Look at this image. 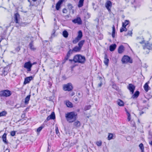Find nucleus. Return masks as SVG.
Listing matches in <instances>:
<instances>
[{
    "instance_id": "obj_1",
    "label": "nucleus",
    "mask_w": 152,
    "mask_h": 152,
    "mask_svg": "<svg viewBox=\"0 0 152 152\" xmlns=\"http://www.w3.org/2000/svg\"><path fill=\"white\" fill-rule=\"evenodd\" d=\"M76 116L74 112L68 113L65 114L66 120L69 123H72L76 120Z\"/></svg>"
},
{
    "instance_id": "obj_2",
    "label": "nucleus",
    "mask_w": 152,
    "mask_h": 152,
    "mask_svg": "<svg viewBox=\"0 0 152 152\" xmlns=\"http://www.w3.org/2000/svg\"><path fill=\"white\" fill-rule=\"evenodd\" d=\"M86 60L85 58L80 55H77L74 57V61L75 63H83Z\"/></svg>"
},
{
    "instance_id": "obj_3",
    "label": "nucleus",
    "mask_w": 152,
    "mask_h": 152,
    "mask_svg": "<svg viewBox=\"0 0 152 152\" xmlns=\"http://www.w3.org/2000/svg\"><path fill=\"white\" fill-rule=\"evenodd\" d=\"M12 94L11 91L6 89L0 91V97H8L10 96Z\"/></svg>"
},
{
    "instance_id": "obj_4",
    "label": "nucleus",
    "mask_w": 152,
    "mask_h": 152,
    "mask_svg": "<svg viewBox=\"0 0 152 152\" xmlns=\"http://www.w3.org/2000/svg\"><path fill=\"white\" fill-rule=\"evenodd\" d=\"M78 33V34L77 37H76L72 41V42L73 44H76L81 39L83 36L82 32L81 31H79Z\"/></svg>"
},
{
    "instance_id": "obj_5",
    "label": "nucleus",
    "mask_w": 152,
    "mask_h": 152,
    "mask_svg": "<svg viewBox=\"0 0 152 152\" xmlns=\"http://www.w3.org/2000/svg\"><path fill=\"white\" fill-rule=\"evenodd\" d=\"M122 61L123 63L125 64L127 63H132V60L128 56H124L122 59Z\"/></svg>"
},
{
    "instance_id": "obj_6",
    "label": "nucleus",
    "mask_w": 152,
    "mask_h": 152,
    "mask_svg": "<svg viewBox=\"0 0 152 152\" xmlns=\"http://www.w3.org/2000/svg\"><path fill=\"white\" fill-rule=\"evenodd\" d=\"M32 67L31 63L30 61L26 62L24 65V67L27 69V72L31 71Z\"/></svg>"
},
{
    "instance_id": "obj_7",
    "label": "nucleus",
    "mask_w": 152,
    "mask_h": 152,
    "mask_svg": "<svg viewBox=\"0 0 152 152\" xmlns=\"http://www.w3.org/2000/svg\"><path fill=\"white\" fill-rule=\"evenodd\" d=\"M73 88L72 84L71 83H69L63 86V90L65 91H70Z\"/></svg>"
},
{
    "instance_id": "obj_8",
    "label": "nucleus",
    "mask_w": 152,
    "mask_h": 152,
    "mask_svg": "<svg viewBox=\"0 0 152 152\" xmlns=\"http://www.w3.org/2000/svg\"><path fill=\"white\" fill-rule=\"evenodd\" d=\"M73 53V52L72 51V50L71 49H69V51L66 54V56L65 57L63 61V63L64 64L65 63L66 61L68 60L71 56V55H72Z\"/></svg>"
},
{
    "instance_id": "obj_9",
    "label": "nucleus",
    "mask_w": 152,
    "mask_h": 152,
    "mask_svg": "<svg viewBox=\"0 0 152 152\" xmlns=\"http://www.w3.org/2000/svg\"><path fill=\"white\" fill-rule=\"evenodd\" d=\"M10 69V67L9 66H7L5 67L2 71V75L5 76L7 75L9 72Z\"/></svg>"
},
{
    "instance_id": "obj_10",
    "label": "nucleus",
    "mask_w": 152,
    "mask_h": 152,
    "mask_svg": "<svg viewBox=\"0 0 152 152\" xmlns=\"http://www.w3.org/2000/svg\"><path fill=\"white\" fill-rule=\"evenodd\" d=\"M14 21L16 23H19V21L20 18V15L18 13H16L14 15Z\"/></svg>"
},
{
    "instance_id": "obj_11",
    "label": "nucleus",
    "mask_w": 152,
    "mask_h": 152,
    "mask_svg": "<svg viewBox=\"0 0 152 152\" xmlns=\"http://www.w3.org/2000/svg\"><path fill=\"white\" fill-rule=\"evenodd\" d=\"M72 21L75 23H77L79 25H81L82 24V20L79 17L72 20Z\"/></svg>"
},
{
    "instance_id": "obj_12",
    "label": "nucleus",
    "mask_w": 152,
    "mask_h": 152,
    "mask_svg": "<svg viewBox=\"0 0 152 152\" xmlns=\"http://www.w3.org/2000/svg\"><path fill=\"white\" fill-rule=\"evenodd\" d=\"M105 7L108 11H110V8L112 6V3L110 1H107L105 4Z\"/></svg>"
},
{
    "instance_id": "obj_13",
    "label": "nucleus",
    "mask_w": 152,
    "mask_h": 152,
    "mask_svg": "<svg viewBox=\"0 0 152 152\" xmlns=\"http://www.w3.org/2000/svg\"><path fill=\"white\" fill-rule=\"evenodd\" d=\"M135 88V86L132 84H129V85L128 89L130 90L132 94L134 93V91Z\"/></svg>"
},
{
    "instance_id": "obj_14",
    "label": "nucleus",
    "mask_w": 152,
    "mask_h": 152,
    "mask_svg": "<svg viewBox=\"0 0 152 152\" xmlns=\"http://www.w3.org/2000/svg\"><path fill=\"white\" fill-rule=\"evenodd\" d=\"M143 49L144 50H147L148 49L149 50H152V44L151 46L149 45L148 43H145V45L143 46Z\"/></svg>"
},
{
    "instance_id": "obj_15",
    "label": "nucleus",
    "mask_w": 152,
    "mask_h": 152,
    "mask_svg": "<svg viewBox=\"0 0 152 152\" xmlns=\"http://www.w3.org/2000/svg\"><path fill=\"white\" fill-rule=\"evenodd\" d=\"M33 78V77L32 76L26 77L25 79L24 84L25 85L28 83L31 80H32Z\"/></svg>"
},
{
    "instance_id": "obj_16",
    "label": "nucleus",
    "mask_w": 152,
    "mask_h": 152,
    "mask_svg": "<svg viewBox=\"0 0 152 152\" xmlns=\"http://www.w3.org/2000/svg\"><path fill=\"white\" fill-rule=\"evenodd\" d=\"M63 1V0H60L57 3L56 5V9L57 10H59L60 9L61 5Z\"/></svg>"
},
{
    "instance_id": "obj_17",
    "label": "nucleus",
    "mask_w": 152,
    "mask_h": 152,
    "mask_svg": "<svg viewBox=\"0 0 152 152\" xmlns=\"http://www.w3.org/2000/svg\"><path fill=\"white\" fill-rule=\"evenodd\" d=\"M109 59L107 58V55L105 54L104 55V63L106 65L108 66L109 62Z\"/></svg>"
},
{
    "instance_id": "obj_18",
    "label": "nucleus",
    "mask_w": 152,
    "mask_h": 152,
    "mask_svg": "<svg viewBox=\"0 0 152 152\" xmlns=\"http://www.w3.org/2000/svg\"><path fill=\"white\" fill-rule=\"evenodd\" d=\"M124 47L123 45H120L119 47L118 48V53H122L124 51Z\"/></svg>"
},
{
    "instance_id": "obj_19",
    "label": "nucleus",
    "mask_w": 152,
    "mask_h": 152,
    "mask_svg": "<svg viewBox=\"0 0 152 152\" xmlns=\"http://www.w3.org/2000/svg\"><path fill=\"white\" fill-rule=\"evenodd\" d=\"M81 49L79 46H76L73 48L72 51L73 52H76L80 51Z\"/></svg>"
},
{
    "instance_id": "obj_20",
    "label": "nucleus",
    "mask_w": 152,
    "mask_h": 152,
    "mask_svg": "<svg viewBox=\"0 0 152 152\" xmlns=\"http://www.w3.org/2000/svg\"><path fill=\"white\" fill-rule=\"evenodd\" d=\"M116 47V45L115 44L111 45L110 46L109 50L111 51H113L115 50Z\"/></svg>"
},
{
    "instance_id": "obj_21",
    "label": "nucleus",
    "mask_w": 152,
    "mask_h": 152,
    "mask_svg": "<svg viewBox=\"0 0 152 152\" xmlns=\"http://www.w3.org/2000/svg\"><path fill=\"white\" fill-rule=\"evenodd\" d=\"M6 136L7 134L5 133H4L2 136V138L3 142H4V143L5 144H7L8 143V142L7 140Z\"/></svg>"
},
{
    "instance_id": "obj_22",
    "label": "nucleus",
    "mask_w": 152,
    "mask_h": 152,
    "mask_svg": "<svg viewBox=\"0 0 152 152\" xmlns=\"http://www.w3.org/2000/svg\"><path fill=\"white\" fill-rule=\"evenodd\" d=\"M31 95H28L26 98L25 101V103L26 104H27L29 102V101L30 99Z\"/></svg>"
},
{
    "instance_id": "obj_23",
    "label": "nucleus",
    "mask_w": 152,
    "mask_h": 152,
    "mask_svg": "<svg viewBox=\"0 0 152 152\" xmlns=\"http://www.w3.org/2000/svg\"><path fill=\"white\" fill-rule=\"evenodd\" d=\"M144 88L146 92H147L150 89V87L149 86L148 83H145L144 86Z\"/></svg>"
},
{
    "instance_id": "obj_24",
    "label": "nucleus",
    "mask_w": 152,
    "mask_h": 152,
    "mask_svg": "<svg viewBox=\"0 0 152 152\" xmlns=\"http://www.w3.org/2000/svg\"><path fill=\"white\" fill-rule=\"evenodd\" d=\"M66 106L69 107L71 108L73 107V105L71 102L69 101H66Z\"/></svg>"
},
{
    "instance_id": "obj_25",
    "label": "nucleus",
    "mask_w": 152,
    "mask_h": 152,
    "mask_svg": "<svg viewBox=\"0 0 152 152\" xmlns=\"http://www.w3.org/2000/svg\"><path fill=\"white\" fill-rule=\"evenodd\" d=\"M29 46L30 49L33 50H36V48L34 47V46L33 43V42L31 41L29 44Z\"/></svg>"
},
{
    "instance_id": "obj_26",
    "label": "nucleus",
    "mask_w": 152,
    "mask_h": 152,
    "mask_svg": "<svg viewBox=\"0 0 152 152\" xmlns=\"http://www.w3.org/2000/svg\"><path fill=\"white\" fill-rule=\"evenodd\" d=\"M85 41L84 40H82L80 41L78 43V46L81 49L83 45L84 44Z\"/></svg>"
},
{
    "instance_id": "obj_27",
    "label": "nucleus",
    "mask_w": 152,
    "mask_h": 152,
    "mask_svg": "<svg viewBox=\"0 0 152 152\" xmlns=\"http://www.w3.org/2000/svg\"><path fill=\"white\" fill-rule=\"evenodd\" d=\"M73 125L77 127H79L80 126V122L78 121H75L73 124Z\"/></svg>"
},
{
    "instance_id": "obj_28",
    "label": "nucleus",
    "mask_w": 152,
    "mask_h": 152,
    "mask_svg": "<svg viewBox=\"0 0 152 152\" xmlns=\"http://www.w3.org/2000/svg\"><path fill=\"white\" fill-rule=\"evenodd\" d=\"M84 0H80L78 4V7L79 8L82 7L83 6Z\"/></svg>"
},
{
    "instance_id": "obj_29",
    "label": "nucleus",
    "mask_w": 152,
    "mask_h": 152,
    "mask_svg": "<svg viewBox=\"0 0 152 152\" xmlns=\"http://www.w3.org/2000/svg\"><path fill=\"white\" fill-rule=\"evenodd\" d=\"M126 115L127 116V120L128 121H130L131 119V115L130 113L128 112V110H127L126 109Z\"/></svg>"
},
{
    "instance_id": "obj_30",
    "label": "nucleus",
    "mask_w": 152,
    "mask_h": 152,
    "mask_svg": "<svg viewBox=\"0 0 152 152\" xmlns=\"http://www.w3.org/2000/svg\"><path fill=\"white\" fill-rule=\"evenodd\" d=\"M113 31L112 34V36L113 38L115 37V28L114 25H113L112 27Z\"/></svg>"
},
{
    "instance_id": "obj_31",
    "label": "nucleus",
    "mask_w": 152,
    "mask_h": 152,
    "mask_svg": "<svg viewBox=\"0 0 152 152\" xmlns=\"http://www.w3.org/2000/svg\"><path fill=\"white\" fill-rule=\"evenodd\" d=\"M69 34L67 31L66 30L64 31L63 32V35L65 38L68 37Z\"/></svg>"
},
{
    "instance_id": "obj_32",
    "label": "nucleus",
    "mask_w": 152,
    "mask_h": 152,
    "mask_svg": "<svg viewBox=\"0 0 152 152\" xmlns=\"http://www.w3.org/2000/svg\"><path fill=\"white\" fill-rule=\"evenodd\" d=\"M118 104L120 106H122L124 105V103L121 100L119 99L118 101Z\"/></svg>"
},
{
    "instance_id": "obj_33",
    "label": "nucleus",
    "mask_w": 152,
    "mask_h": 152,
    "mask_svg": "<svg viewBox=\"0 0 152 152\" xmlns=\"http://www.w3.org/2000/svg\"><path fill=\"white\" fill-rule=\"evenodd\" d=\"M129 21L128 20H125L124 22L123 23L122 26H126L128 25L129 24Z\"/></svg>"
},
{
    "instance_id": "obj_34",
    "label": "nucleus",
    "mask_w": 152,
    "mask_h": 152,
    "mask_svg": "<svg viewBox=\"0 0 152 152\" xmlns=\"http://www.w3.org/2000/svg\"><path fill=\"white\" fill-rule=\"evenodd\" d=\"M140 93L138 91H136L133 95L134 98H137L139 95Z\"/></svg>"
},
{
    "instance_id": "obj_35",
    "label": "nucleus",
    "mask_w": 152,
    "mask_h": 152,
    "mask_svg": "<svg viewBox=\"0 0 152 152\" xmlns=\"http://www.w3.org/2000/svg\"><path fill=\"white\" fill-rule=\"evenodd\" d=\"M126 26H122V27L120 29V31L122 32L123 31H127V28H126Z\"/></svg>"
},
{
    "instance_id": "obj_36",
    "label": "nucleus",
    "mask_w": 152,
    "mask_h": 152,
    "mask_svg": "<svg viewBox=\"0 0 152 152\" xmlns=\"http://www.w3.org/2000/svg\"><path fill=\"white\" fill-rule=\"evenodd\" d=\"M49 116L50 117L51 119H54L55 118V115L54 112H52Z\"/></svg>"
},
{
    "instance_id": "obj_37",
    "label": "nucleus",
    "mask_w": 152,
    "mask_h": 152,
    "mask_svg": "<svg viewBox=\"0 0 152 152\" xmlns=\"http://www.w3.org/2000/svg\"><path fill=\"white\" fill-rule=\"evenodd\" d=\"M7 113V112L5 111L0 112V117L5 116Z\"/></svg>"
},
{
    "instance_id": "obj_38",
    "label": "nucleus",
    "mask_w": 152,
    "mask_h": 152,
    "mask_svg": "<svg viewBox=\"0 0 152 152\" xmlns=\"http://www.w3.org/2000/svg\"><path fill=\"white\" fill-rule=\"evenodd\" d=\"M19 25L20 26H26V25H28V23H26V22H21L20 23H18Z\"/></svg>"
},
{
    "instance_id": "obj_39",
    "label": "nucleus",
    "mask_w": 152,
    "mask_h": 152,
    "mask_svg": "<svg viewBox=\"0 0 152 152\" xmlns=\"http://www.w3.org/2000/svg\"><path fill=\"white\" fill-rule=\"evenodd\" d=\"M139 147L141 150L142 152H144V148L143 144L141 143L139 145Z\"/></svg>"
},
{
    "instance_id": "obj_40",
    "label": "nucleus",
    "mask_w": 152,
    "mask_h": 152,
    "mask_svg": "<svg viewBox=\"0 0 152 152\" xmlns=\"http://www.w3.org/2000/svg\"><path fill=\"white\" fill-rule=\"evenodd\" d=\"M113 134L111 133H109L108 137V140H110L113 139Z\"/></svg>"
},
{
    "instance_id": "obj_41",
    "label": "nucleus",
    "mask_w": 152,
    "mask_h": 152,
    "mask_svg": "<svg viewBox=\"0 0 152 152\" xmlns=\"http://www.w3.org/2000/svg\"><path fill=\"white\" fill-rule=\"evenodd\" d=\"M68 9L70 10H72L73 8V7L72 6V4H69L67 5Z\"/></svg>"
},
{
    "instance_id": "obj_42",
    "label": "nucleus",
    "mask_w": 152,
    "mask_h": 152,
    "mask_svg": "<svg viewBox=\"0 0 152 152\" xmlns=\"http://www.w3.org/2000/svg\"><path fill=\"white\" fill-rule=\"evenodd\" d=\"M55 131L56 134L57 135H59L60 134V133L59 132L58 127L56 126Z\"/></svg>"
},
{
    "instance_id": "obj_43",
    "label": "nucleus",
    "mask_w": 152,
    "mask_h": 152,
    "mask_svg": "<svg viewBox=\"0 0 152 152\" xmlns=\"http://www.w3.org/2000/svg\"><path fill=\"white\" fill-rule=\"evenodd\" d=\"M91 106L90 105L86 106L84 107V110L85 111L87 110H89L91 108Z\"/></svg>"
},
{
    "instance_id": "obj_44",
    "label": "nucleus",
    "mask_w": 152,
    "mask_h": 152,
    "mask_svg": "<svg viewBox=\"0 0 152 152\" xmlns=\"http://www.w3.org/2000/svg\"><path fill=\"white\" fill-rule=\"evenodd\" d=\"M102 142L101 141H99L96 142V144L98 146H100L102 145Z\"/></svg>"
},
{
    "instance_id": "obj_45",
    "label": "nucleus",
    "mask_w": 152,
    "mask_h": 152,
    "mask_svg": "<svg viewBox=\"0 0 152 152\" xmlns=\"http://www.w3.org/2000/svg\"><path fill=\"white\" fill-rule=\"evenodd\" d=\"M44 126H41L39 127L37 129V131L38 132H40L42 129V128L44 127Z\"/></svg>"
},
{
    "instance_id": "obj_46",
    "label": "nucleus",
    "mask_w": 152,
    "mask_h": 152,
    "mask_svg": "<svg viewBox=\"0 0 152 152\" xmlns=\"http://www.w3.org/2000/svg\"><path fill=\"white\" fill-rule=\"evenodd\" d=\"M56 31L55 29H53L52 31V33L51 34V37L53 38L55 36L54 34L55 33Z\"/></svg>"
},
{
    "instance_id": "obj_47",
    "label": "nucleus",
    "mask_w": 152,
    "mask_h": 152,
    "mask_svg": "<svg viewBox=\"0 0 152 152\" xmlns=\"http://www.w3.org/2000/svg\"><path fill=\"white\" fill-rule=\"evenodd\" d=\"M15 134V131H12L10 133V135L12 136H14Z\"/></svg>"
},
{
    "instance_id": "obj_48",
    "label": "nucleus",
    "mask_w": 152,
    "mask_h": 152,
    "mask_svg": "<svg viewBox=\"0 0 152 152\" xmlns=\"http://www.w3.org/2000/svg\"><path fill=\"white\" fill-rule=\"evenodd\" d=\"M144 53L145 54H147L149 53L150 52V50L148 49H147V50H144Z\"/></svg>"
},
{
    "instance_id": "obj_49",
    "label": "nucleus",
    "mask_w": 152,
    "mask_h": 152,
    "mask_svg": "<svg viewBox=\"0 0 152 152\" xmlns=\"http://www.w3.org/2000/svg\"><path fill=\"white\" fill-rule=\"evenodd\" d=\"M132 33L131 31H129L127 34H125V36H127V35H130L131 36H132Z\"/></svg>"
},
{
    "instance_id": "obj_50",
    "label": "nucleus",
    "mask_w": 152,
    "mask_h": 152,
    "mask_svg": "<svg viewBox=\"0 0 152 152\" xmlns=\"http://www.w3.org/2000/svg\"><path fill=\"white\" fill-rule=\"evenodd\" d=\"M62 12L64 13H66L67 12V10L65 8H64L62 10Z\"/></svg>"
},
{
    "instance_id": "obj_51",
    "label": "nucleus",
    "mask_w": 152,
    "mask_h": 152,
    "mask_svg": "<svg viewBox=\"0 0 152 152\" xmlns=\"http://www.w3.org/2000/svg\"><path fill=\"white\" fill-rule=\"evenodd\" d=\"M50 119H51V118H50V117L49 116L47 118V121H49Z\"/></svg>"
},
{
    "instance_id": "obj_52",
    "label": "nucleus",
    "mask_w": 152,
    "mask_h": 152,
    "mask_svg": "<svg viewBox=\"0 0 152 152\" xmlns=\"http://www.w3.org/2000/svg\"><path fill=\"white\" fill-rule=\"evenodd\" d=\"M50 119H51V118H50V117L49 116L47 118V121H49Z\"/></svg>"
},
{
    "instance_id": "obj_53",
    "label": "nucleus",
    "mask_w": 152,
    "mask_h": 152,
    "mask_svg": "<svg viewBox=\"0 0 152 152\" xmlns=\"http://www.w3.org/2000/svg\"><path fill=\"white\" fill-rule=\"evenodd\" d=\"M4 152H10V150L9 149L7 148Z\"/></svg>"
},
{
    "instance_id": "obj_54",
    "label": "nucleus",
    "mask_w": 152,
    "mask_h": 152,
    "mask_svg": "<svg viewBox=\"0 0 152 152\" xmlns=\"http://www.w3.org/2000/svg\"><path fill=\"white\" fill-rule=\"evenodd\" d=\"M74 99L75 101L76 102H77L78 101V99H77V97H74Z\"/></svg>"
},
{
    "instance_id": "obj_55",
    "label": "nucleus",
    "mask_w": 152,
    "mask_h": 152,
    "mask_svg": "<svg viewBox=\"0 0 152 152\" xmlns=\"http://www.w3.org/2000/svg\"><path fill=\"white\" fill-rule=\"evenodd\" d=\"M144 40H143V41H142L141 42H139V43L141 44H143V43H144Z\"/></svg>"
},
{
    "instance_id": "obj_56",
    "label": "nucleus",
    "mask_w": 152,
    "mask_h": 152,
    "mask_svg": "<svg viewBox=\"0 0 152 152\" xmlns=\"http://www.w3.org/2000/svg\"><path fill=\"white\" fill-rule=\"evenodd\" d=\"M37 64V62H33V63H31V64H32V66L34 65V64Z\"/></svg>"
},
{
    "instance_id": "obj_57",
    "label": "nucleus",
    "mask_w": 152,
    "mask_h": 152,
    "mask_svg": "<svg viewBox=\"0 0 152 152\" xmlns=\"http://www.w3.org/2000/svg\"><path fill=\"white\" fill-rule=\"evenodd\" d=\"M69 61L71 62H72V61H74V58L73 59H69Z\"/></svg>"
},
{
    "instance_id": "obj_58",
    "label": "nucleus",
    "mask_w": 152,
    "mask_h": 152,
    "mask_svg": "<svg viewBox=\"0 0 152 152\" xmlns=\"http://www.w3.org/2000/svg\"><path fill=\"white\" fill-rule=\"evenodd\" d=\"M102 85V83H101L100 84H99V87H101Z\"/></svg>"
},
{
    "instance_id": "obj_59",
    "label": "nucleus",
    "mask_w": 152,
    "mask_h": 152,
    "mask_svg": "<svg viewBox=\"0 0 152 152\" xmlns=\"http://www.w3.org/2000/svg\"><path fill=\"white\" fill-rule=\"evenodd\" d=\"M72 13L73 14L74 13V10L73 9H72Z\"/></svg>"
},
{
    "instance_id": "obj_60",
    "label": "nucleus",
    "mask_w": 152,
    "mask_h": 152,
    "mask_svg": "<svg viewBox=\"0 0 152 152\" xmlns=\"http://www.w3.org/2000/svg\"><path fill=\"white\" fill-rule=\"evenodd\" d=\"M146 102H147V101H146V100H143V103H145Z\"/></svg>"
},
{
    "instance_id": "obj_61",
    "label": "nucleus",
    "mask_w": 152,
    "mask_h": 152,
    "mask_svg": "<svg viewBox=\"0 0 152 152\" xmlns=\"http://www.w3.org/2000/svg\"><path fill=\"white\" fill-rule=\"evenodd\" d=\"M34 6V5H33V4H32V5H31V2H30V5H29V7H30V6Z\"/></svg>"
},
{
    "instance_id": "obj_62",
    "label": "nucleus",
    "mask_w": 152,
    "mask_h": 152,
    "mask_svg": "<svg viewBox=\"0 0 152 152\" xmlns=\"http://www.w3.org/2000/svg\"><path fill=\"white\" fill-rule=\"evenodd\" d=\"M144 113V112H142V111L140 113V115H141L142 114H143Z\"/></svg>"
},
{
    "instance_id": "obj_63",
    "label": "nucleus",
    "mask_w": 152,
    "mask_h": 152,
    "mask_svg": "<svg viewBox=\"0 0 152 152\" xmlns=\"http://www.w3.org/2000/svg\"><path fill=\"white\" fill-rule=\"evenodd\" d=\"M150 144L152 145V141H151L150 142Z\"/></svg>"
},
{
    "instance_id": "obj_64",
    "label": "nucleus",
    "mask_w": 152,
    "mask_h": 152,
    "mask_svg": "<svg viewBox=\"0 0 152 152\" xmlns=\"http://www.w3.org/2000/svg\"><path fill=\"white\" fill-rule=\"evenodd\" d=\"M75 93L74 92H72V96H73L74 95Z\"/></svg>"
}]
</instances>
